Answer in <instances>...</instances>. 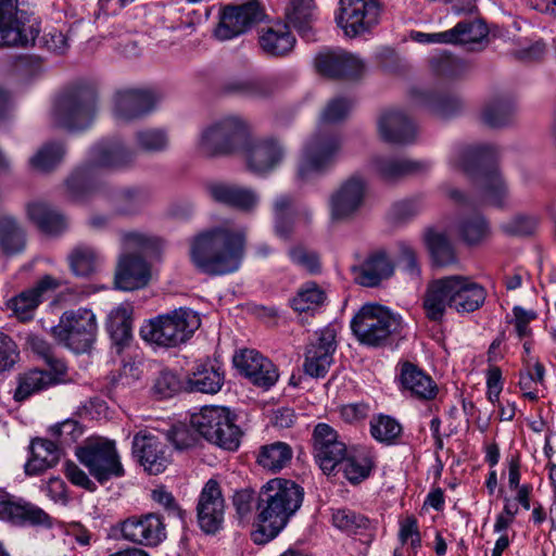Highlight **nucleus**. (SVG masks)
<instances>
[{
	"instance_id": "obj_1",
	"label": "nucleus",
	"mask_w": 556,
	"mask_h": 556,
	"mask_svg": "<svg viewBox=\"0 0 556 556\" xmlns=\"http://www.w3.org/2000/svg\"><path fill=\"white\" fill-rule=\"evenodd\" d=\"M304 490L294 481L275 478L261 488L257 496V527L251 532L255 544L275 539L301 508Z\"/></svg>"
},
{
	"instance_id": "obj_2",
	"label": "nucleus",
	"mask_w": 556,
	"mask_h": 556,
	"mask_svg": "<svg viewBox=\"0 0 556 556\" xmlns=\"http://www.w3.org/2000/svg\"><path fill=\"white\" fill-rule=\"evenodd\" d=\"M247 228L223 225L195 237L191 245L193 263L206 275L236 271L243 256Z\"/></svg>"
},
{
	"instance_id": "obj_3",
	"label": "nucleus",
	"mask_w": 556,
	"mask_h": 556,
	"mask_svg": "<svg viewBox=\"0 0 556 556\" xmlns=\"http://www.w3.org/2000/svg\"><path fill=\"white\" fill-rule=\"evenodd\" d=\"M136 152L119 140H103L89 151L88 161L77 167L66 179L67 197L75 202L88 200L101 187L102 169H122L135 160Z\"/></svg>"
},
{
	"instance_id": "obj_4",
	"label": "nucleus",
	"mask_w": 556,
	"mask_h": 556,
	"mask_svg": "<svg viewBox=\"0 0 556 556\" xmlns=\"http://www.w3.org/2000/svg\"><path fill=\"white\" fill-rule=\"evenodd\" d=\"M497 154V149L492 144L462 146L453 151L450 165L475 181L485 203L502 206L508 191L500 172L493 165Z\"/></svg>"
},
{
	"instance_id": "obj_5",
	"label": "nucleus",
	"mask_w": 556,
	"mask_h": 556,
	"mask_svg": "<svg viewBox=\"0 0 556 556\" xmlns=\"http://www.w3.org/2000/svg\"><path fill=\"white\" fill-rule=\"evenodd\" d=\"M401 328L400 315L374 303L363 305L351 320V330L359 343L372 348L388 344Z\"/></svg>"
},
{
	"instance_id": "obj_6",
	"label": "nucleus",
	"mask_w": 556,
	"mask_h": 556,
	"mask_svg": "<svg viewBox=\"0 0 556 556\" xmlns=\"http://www.w3.org/2000/svg\"><path fill=\"white\" fill-rule=\"evenodd\" d=\"M341 147V138L336 131L318 125L303 146L298 178L308 181L326 173L334 164Z\"/></svg>"
},
{
	"instance_id": "obj_7",
	"label": "nucleus",
	"mask_w": 556,
	"mask_h": 556,
	"mask_svg": "<svg viewBox=\"0 0 556 556\" xmlns=\"http://www.w3.org/2000/svg\"><path fill=\"white\" fill-rule=\"evenodd\" d=\"M199 315L189 308L160 315L140 328L141 338L161 346H176L186 342L200 327Z\"/></svg>"
},
{
	"instance_id": "obj_8",
	"label": "nucleus",
	"mask_w": 556,
	"mask_h": 556,
	"mask_svg": "<svg viewBox=\"0 0 556 556\" xmlns=\"http://www.w3.org/2000/svg\"><path fill=\"white\" fill-rule=\"evenodd\" d=\"M96 100V92L89 87H74L63 91L55 98L51 109L53 125L68 130L86 128L94 116Z\"/></svg>"
},
{
	"instance_id": "obj_9",
	"label": "nucleus",
	"mask_w": 556,
	"mask_h": 556,
	"mask_svg": "<svg viewBox=\"0 0 556 556\" xmlns=\"http://www.w3.org/2000/svg\"><path fill=\"white\" fill-rule=\"evenodd\" d=\"M192 428L206 441L226 451H236L242 431L236 424V415L223 406H205L191 416Z\"/></svg>"
},
{
	"instance_id": "obj_10",
	"label": "nucleus",
	"mask_w": 556,
	"mask_h": 556,
	"mask_svg": "<svg viewBox=\"0 0 556 556\" xmlns=\"http://www.w3.org/2000/svg\"><path fill=\"white\" fill-rule=\"evenodd\" d=\"M97 331L96 315L87 308L64 312L59 324L51 328L55 341L77 354L86 353L91 349Z\"/></svg>"
},
{
	"instance_id": "obj_11",
	"label": "nucleus",
	"mask_w": 556,
	"mask_h": 556,
	"mask_svg": "<svg viewBox=\"0 0 556 556\" xmlns=\"http://www.w3.org/2000/svg\"><path fill=\"white\" fill-rule=\"evenodd\" d=\"M76 456L100 483L111 479L122 478L125 469L113 440L105 438H89L77 447Z\"/></svg>"
},
{
	"instance_id": "obj_12",
	"label": "nucleus",
	"mask_w": 556,
	"mask_h": 556,
	"mask_svg": "<svg viewBox=\"0 0 556 556\" xmlns=\"http://www.w3.org/2000/svg\"><path fill=\"white\" fill-rule=\"evenodd\" d=\"M248 123L239 116H225L204 128L199 139V150L207 156L233 153L244 141Z\"/></svg>"
},
{
	"instance_id": "obj_13",
	"label": "nucleus",
	"mask_w": 556,
	"mask_h": 556,
	"mask_svg": "<svg viewBox=\"0 0 556 556\" xmlns=\"http://www.w3.org/2000/svg\"><path fill=\"white\" fill-rule=\"evenodd\" d=\"M24 0H0V47L27 46L35 41L38 27Z\"/></svg>"
},
{
	"instance_id": "obj_14",
	"label": "nucleus",
	"mask_w": 556,
	"mask_h": 556,
	"mask_svg": "<svg viewBox=\"0 0 556 556\" xmlns=\"http://www.w3.org/2000/svg\"><path fill=\"white\" fill-rule=\"evenodd\" d=\"M264 17V10L257 0L228 5L223 10L215 36L219 40H230L250 30Z\"/></svg>"
},
{
	"instance_id": "obj_15",
	"label": "nucleus",
	"mask_w": 556,
	"mask_h": 556,
	"mask_svg": "<svg viewBox=\"0 0 556 556\" xmlns=\"http://www.w3.org/2000/svg\"><path fill=\"white\" fill-rule=\"evenodd\" d=\"M338 25L349 37L369 31L378 24L380 5L377 0H340Z\"/></svg>"
},
{
	"instance_id": "obj_16",
	"label": "nucleus",
	"mask_w": 556,
	"mask_h": 556,
	"mask_svg": "<svg viewBox=\"0 0 556 556\" xmlns=\"http://www.w3.org/2000/svg\"><path fill=\"white\" fill-rule=\"evenodd\" d=\"M123 540L143 546H157L166 539V527L155 513L134 515L116 527Z\"/></svg>"
},
{
	"instance_id": "obj_17",
	"label": "nucleus",
	"mask_w": 556,
	"mask_h": 556,
	"mask_svg": "<svg viewBox=\"0 0 556 556\" xmlns=\"http://www.w3.org/2000/svg\"><path fill=\"white\" fill-rule=\"evenodd\" d=\"M225 507L219 482L215 479L207 480L200 492L197 504L198 523L203 532L215 534L222 529Z\"/></svg>"
},
{
	"instance_id": "obj_18",
	"label": "nucleus",
	"mask_w": 556,
	"mask_h": 556,
	"mask_svg": "<svg viewBox=\"0 0 556 556\" xmlns=\"http://www.w3.org/2000/svg\"><path fill=\"white\" fill-rule=\"evenodd\" d=\"M313 455L324 472H331L346 456V445L328 424H317L312 434Z\"/></svg>"
},
{
	"instance_id": "obj_19",
	"label": "nucleus",
	"mask_w": 556,
	"mask_h": 556,
	"mask_svg": "<svg viewBox=\"0 0 556 556\" xmlns=\"http://www.w3.org/2000/svg\"><path fill=\"white\" fill-rule=\"evenodd\" d=\"M242 152L248 169L256 175L273 172L285 157L283 147L273 138L244 140Z\"/></svg>"
},
{
	"instance_id": "obj_20",
	"label": "nucleus",
	"mask_w": 556,
	"mask_h": 556,
	"mask_svg": "<svg viewBox=\"0 0 556 556\" xmlns=\"http://www.w3.org/2000/svg\"><path fill=\"white\" fill-rule=\"evenodd\" d=\"M239 372L257 388L270 389L278 381L276 365L256 350L244 349L233 356Z\"/></svg>"
},
{
	"instance_id": "obj_21",
	"label": "nucleus",
	"mask_w": 556,
	"mask_h": 556,
	"mask_svg": "<svg viewBox=\"0 0 556 556\" xmlns=\"http://www.w3.org/2000/svg\"><path fill=\"white\" fill-rule=\"evenodd\" d=\"M66 370L64 362L56 361L50 370L30 369L18 374L13 393L14 401L24 402L31 395L63 382Z\"/></svg>"
},
{
	"instance_id": "obj_22",
	"label": "nucleus",
	"mask_w": 556,
	"mask_h": 556,
	"mask_svg": "<svg viewBox=\"0 0 556 556\" xmlns=\"http://www.w3.org/2000/svg\"><path fill=\"white\" fill-rule=\"evenodd\" d=\"M315 67L319 74L330 78L355 79L363 75L365 63L343 49H331L315 58Z\"/></svg>"
},
{
	"instance_id": "obj_23",
	"label": "nucleus",
	"mask_w": 556,
	"mask_h": 556,
	"mask_svg": "<svg viewBox=\"0 0 556 556\" xmlns=\"http://www.w3.org/2000/svg\"><path fill=\"white\" fill-rule=\"evenodd\" d=\"M156 94L148 89H124L114 96L113 114L116 119L129 122L152 112L157 103Z\"/></svg>"
},
{
	"instance_id": "obj_24",
	"label": "nucleus",
	"mask_w": 556,
	"mask_h": 556,
	"mask_svg": "<svg viewBox=\"0 0 556 556\" xmlns=\"http://www.w3.org/2000/svg\"><path fill=\"white\" fill-rule=\"evenodd\" d=\"M336 348L334 330L321 329L316 342L311 343L306 350L304 371L313 378H324L333 362Z\"/></svg>"
},
{
	"instance_id": "obj_25",
	"label": "nucleus",
	"mask_w": 556,
	"mask_h": 556,
	"mask_svg": "<svg viewBox=\"0 0 556 556\" xmlns=\"http://www.w3.org/2000/svg\"><path fill=\"white\" fill-rule=\"evenodd\" d=\"M366 182L359 175L348 178L331 195L330 208L334 219L352 216L363 204Z\"/></svg>"
},
{
	"instance_id": "obj_26",
	"label": "nucleus",
	"mask_w": 556,
	"mask_h": 556,
	"mask_svg": "<svg viewBox=\"0 0 556 556\" xmlns=\"http://www.w3.org/2000/svg\"><path fill=\"white\" fill-rule=\"evenodd\" d=\"M334 528L348 535H358L362 543L369 545L375 538L376 525L364 514L349 507L331 509Z\"/></svg>"
},
{
	"instance_id": "obj_27",
	"label": "nucleus",
	"mask_w": 556,
	"mask_h": 556,
	"mask_svg": "<svg viewBox=\"0 0 556 556\" xmlns=\"http://www.w3.org/2000/svg\"><path fill=\"white\" fill-rule=\"evenodd\" d=\"M208 193L214 201L244 213L254 212L260 202L255 190L239 185L212 184Z\"/></svg>"
},
{
	"instance_id": "obj_28",
	"label": "nucleus",
	"mask_w": 556,
	"mask_h": 556,
	"mask_svg": "<svg viewBox=\"0 0 556 556\" xmlns=\"http://www.w3.org/2000/svg\"><path fill=\"white\" fill-rule=\"evenodd\" d=\"M380 138L389 143L407 144L414 141L416 129L414 123L400 110L383 112L378 119Z\"/></svg>"
},
{
	"instance_id": "obj_29",
	"label": "nucleus",
	"mask_w": 556,
	"mask_h": 556,
	"mask_svg": "<svg viewBox=\"0 0 556 556\" xmlns=\"http://www.w3.org/2000/svg\"><path fill=\"white\" fill-rule=\"evenodd\" d=\"M132 452L144 467V470L151 475L164 471L168 464L164 445L154 435L136 434L132 441Z\"/></svg>"
},
{
	"instance_id": "obj_30",
	"label": "nucleus",
	"mask_w": 556,
	"mask_h": 556,
	"mask_svg": "<svg viewBox=\"0 0 556 556\" xmlns=\"http://www.w3.org/2000/svg\"><path fill=\"white\" fill-rule=\"evenodd\" d=\"M275 232L283 239H289L293 233L295 217L302 218L306 224L312 219V213L307 208H299L293 197L280 194L273 202Z\"/></svg>"
},
{
	"instance_id": "obj_31",
	"label": "nucleus",
	"mask_w": 556,
	"mask_h": 556,
	"mask_svg": "<svg viewBox=\"0 0 556 556\" xmlns=\"http://www.w3.org/2000/svg\"><path fill=\"white\" fill-rule=\"evenodd\" d=\"M464 280H431L422 300L426 317L431 321H442L448 307H454L451 282Z\"/></svg>"
},
{
	"instance_id": "obj_32",
	"label": "nucleus",
	"mask_w": 556,
	"mask_h": 556,
	"mask_svg": "<svg viewBox=\"0 0 556 556\" xmlns=\"http://www.w3.org/2000/svg\"><path fill=\"white\" fill-rule=\"evenodd\" d=\"M399 381L403 391L418 400L429 401L438 394L433 379L413 363L404 362L401 365Z\"/></svg>"
},
{
	"instance_id": "obj_33",
	"label": "nucleus",
	"mask_w": 556,
	"mask_h": 556,
	"mask_svg": "<svg viewBox=\"0 0 556 556\" xmlns=\"http://www.w3.org/2000/svg\"><path fill=\"white\" fill-rule=\"evenodd\" d=\"M372 170L383 180L393 181L408 175L428 172L430 164L426 161L375 156L370 162Z\"/></svg>"
},
{
	"instance_id": "obj_34",
	"label": "nucleus",
	"mask_w": 556,
	"mask_h": 556,
	"mask_svg": "<svg viewBox=\"0 0 556 556\" xmlns=\"http://www.w3.org/2000/svg\"><path fill=\"white\" fill-rule=\"evenodd\" d=\"M59 287V280H39L28 290H25L9 301V307L20 320H29L42 298Z\"/></svg>"
},
{
	"instance_id": "obj_35",
	"label": "nucleus",
	"mask_w": 556,
	"mask_h": 556,
	"mask_svg": "<svg viewBox=\"0 0 556 556\" xmlns=\"http://www.w3.org/2000/svg\"><path fill=\"white\" fill-rule=\"evenodd\" d=\"M424 241L433 267L446 268L458 264L454 244L445 232L428 229L424 235Z\"/></svg>"
},
{
	"instance_id": "obj_36",
	"label": "nucleus",
	"mask_w": 556,
	"mask_h": 556,
	"mask_svg": "<svg viewBox=\"0 0 556 556\" xmlns=\"http://www.w3.org/2000/svg\"><path fill=\"white\" fill-rule=\"evenodd\" d=\"M0 519L15 525H50V517L30 503H17L0 497Z\"/></svg>"
},
{
	"instance_id": "obj_37",
	"label": "nucleus",
	"mask_w": 556,
	"mask_h": 556,
	"mask_svg": "<svg viewBox=\"0 0 556 556\" xmlns=\"http://www.w3.org/2000/svg\"><path fill=\"white\" fill-rule=\"evenodd\" d=\"M26 216L42 232L48 235H59L67 228L66 217L42 201L27 203Z\"/></svg>"
},
{
	"instance_id": "obj_38",
	"label": "nucleus",
	"mask_w": 556,
	"mask_h": 556,
	"mask_svg": "<svg viewBox=\"0 0 556 556\" xmlns=\"http://www.w3.org/2000/svg\"><path fill=\"white\" fill-rule=\"evenodd\" d=\"M59 460V448L50 440L37 438L30 443V458L25 465V472L36 476L55 465Z\"/></svg>"
},
{
	"instance_id": "obj_39",
	"label": "nucleus",
	"mask_w": 556,
	"mask_h": 556,
	"mask_svg": "<svg viewBox=\"0 0 556 556\" xmlns=\"http://www.w3.org/2000/svg\"><path fill=\"white\" fill-rule=\"evenodd\" d=\"M458 237L470 247L480 245L491 236L489 220L480 213L463 215L456 224Z\"/></svg>"
},
{
	"instance_id": "obj_40",
	"label": "nucleus",
	"mask_w": 556,
	"mask_h": 556,
	"mask_svg": "<svg viewBox=\"0 0 556 556\" xmlns=\"http://www.w3.org/2000/svg\"><path fill=\"white\" fill-rule=\"evenodd\" d=\"M258 42L267 55L283 56L293 49L295 38L286 24H277L263 29Z\"/></svg>"
},
{
	"instance_id": "obj_41",
	"label": "nucleus",
	"mask_w": 556,
	"mask_h": 556,
	"mask_svg": "<svg viewBox=\"0 0 556 556\" xmlns=\"http://www.w3.org/2000/svg\"><path fill=\"white\" fill-rule=\"evenodd\" d=\"M25 248L26 231L23 225L12 215H0V250L7 255H14Z\"/></svg>"
},
{
	"instance_id": "obj_42",
	"label": "nucleus",
	"mask_w": 556,
	"mask_h": 556,
	"mask_svg": "<svg viewBox=\"0 0 556 556\" xmlns=\"http://www.w3.org/2000/svg\"><path fill=\"white\" fill-rule=\"evenodd\" d=\"M394 271L395 263L383 250L375 251L361 264L351 266V274L359 278H389Z\"/></svg>"
},
{
	"instance_id": "obj_43",
	"label": "nucleus",
	"mask_w": 556,
	"mask_h": 556,
	"mask_svg": "<svg viewBox=\"0 0 556 556\" xmlns=\"http://www.w3.org/2000/svg\"><path fill=\"white\" fill-rule=\"evenodd\" d=\"M486 25L478 20H465L457 23L453 28L445 30L441 36L447 43L468 45L480 42L488 36Z\"/></svg>"
},
{
	"instance_id": "obj_44",
	"label": "nucleus",
	"mask_w": 556,
	"mask_h": 556,
	"mask_svg": "<svg viewBox=\"0 0 556 556\" xmlns=\"http://www.w3.org/2000/svg\"><path fill=\"white\" fill-rule=\"evenodd\" d=\"M131 314L132 307L129 304H121L109 314L108 330L117 352L131 339Z\"/></svg>"
},
{
	"instance_id": "obj_45",
	"label": "nucleus",
	"mask_w": 556,
	"mask_h": 556,
	"mask_svg": "<svg viewBox=\"0 0 556 556\" xmlns=\"http://www.w3.org/2000/svg\"><path fill=\"white\" fill-rule=\"evenodd\" d=\"M67 260L71 270L75 276L88 277L101 274V258L91 247H76L68 254Z\"/></svg>"
},
{
	"instance_id": "obj_46",
	"label": "nucleus",
	"mask_w": 556,
	"mask_h": 556,
	"mask_svg": "<svg viewBox=\"0 0 556 556\" xmlns=\"http://www.w3.org/2000/svg\"><path fill=\"white\" fill-rule=\"evenodd\" d=\"M451 285L453 304L457 312H473L483 304L485 292L481 286L468 282L467 280L451 282Z\"/></svg>"
},
{
	"instance_id": "obj_47",
	"label": "nucleus",
	"mask_w": 556,
	"mask_h": 556,
	"mask_svg": "<svg viewBox=\"0 0 556 556\" xmlns=\"http://www.w3.org/2000/svg\"><path fill=\"white\" fill-rule=\"evenodd\" d=\"M188 383L192 391L214 394L224 383V374L212 364H200L188 377Z\"/></svg>"
},
{
	"instance_id": "obj_48",
	"label": "nucleus",
	"mask_w": 556,
	"mask_h": 556,
	"mask_svg": "<svg viewBox=\"0 0 556 556\" xmlns=\"http://www.w3.org/2000/svg\"><path fill=\"white\" fill-rule=\"evenodd\" d=\"M292 458V450L285 442H274L261 447L257 463L264 469L277 472L285 468Z\"/></svg>"
},
{
	"instance_id": "obj_49",
	"label": "nucleus",
	"mask_w": 556,
	"mask_h": 556,
	"mask_svg": "<svg viewBox=\"0 0 556 556\" xmlns=\"http://www.w3.org/2000/svg\"><path fill=\"white\" fill-rule=\"evenodd\" d=\"M65 148L60 142H48L41 146L29 159L30 169L39 173L52 172L63 160Z\"/></svg>"
},
{
	"instance_id": "obj_50",
	"label": "nucleus",
	"mask_w": 556,
	"mask_h": 556,
	"mask_svg": "<svg viewBox=\"0 0 556 556\" xmlns=\"http://www.w3.org/2000/svg\"><path fill=\"white\" fill-rule=\"evenodd\" d=\"M151 266L139 254L122 252L117 258L114 278H151Z\"/></svg>"
},
{
	"instance_id": "obj_51",
	"label": "nucleus",
	"mask_w": 556,
	"mask_h": 556,
	"mask_svg": "<svg viewBox=\"0 0 556 556\" xmlns=\"http://www.w3.org/2000/svg\"><path fill=\"white\" fill-rule=\"evenodd\" d=\"M135 147L146 153L164 152L169 147V137L162 128H146L135 134Z\"/></svg>"
},
{
	"instance_id": "obj_52",
	"label": "nucleus",
	"mask_w": 556,
	"mask_h": 556,
	"mask_svg": "<svg viewBox=\"0 0 556 556\" xmlns=\"http://www.w3.org/2000/svg\"><path fill=\"white\" fill-rule=\"evenodd\" d=\"M514 112V105L509 100L495 99L485 104L481 118L489 127L497 128L509 124Z\"/></svg>"
},
{
	"instance_id": "obj_53",
	"label": "nucleus",
	"mask_w": 556,
	"mask_h": 556,
	"mask_svg": "<svg viewBox=\"0 0 556 556\" xmlns=\"http://www.w3.org/2000/svg\"><path fill=\"white\" fill-rule=\"evenodd\" d=\"M343 460L344 476L352 483H358L369 477L374 468V459L369 452H358L345 456Z\"/></svg>"
},
{
	"instance_id": "obj_54",
	"label": "nucleus",
	"mask_w": 556,
	"mask_h": 556,
	"mask_svg": "<svg viewBox=\"0 0 556 556\" xmlns=\"http://www.w3.org/2000/svg\"><path fill=\"white\" fill-rule=\"evenodd\" d=\"M326 300L325 290L314 281H309L299 289L296 295L291 300V306L298 312H307L324 305Z\"/></svg>"
},
{
	"instance_id": "obj_55",
	"label": "nucleus",
	"mask_w": 556,
	"mask_h": 556,
	"mask_svg": "<svg viewBox=\"0 0 556 556\" xmlns=\"http://www.w3.org/2000/svg\"><path fill=\"white\" fill-rule=\"evenodd\" d=\"M314 0H293L291 11L288 13L289 22L303 36L309 39L311 23L314 17Z\"/></svg>"
},
{
	"instance_id": "obj_56",
	"label": "nucleus",
	"mask_w": 556,
	"mask_h": 556,
	"mask_svg": "<svg viewBox=\"0 0 556 556\" xmlns=\"http://www.w3.org/2000/svg\"><path fill=\"white\" fill-rule=\"evenodd\" d=\"M426 105L434 115L447 118L457 114L464 106L462 99L448 94H426L422 99Z\"/></svg>"
},
{
	"instance_id": "obj_57",
	"label": "nucleus",
	"mask_w": 556,
	"mask_h": 556,
	"mask_svg": "<svg viewBox=\"0 0 556 556\" xmlns=\"http://www.w3.org/2000/svg\"><path fill=\"white\" fill-rule=\"evenodd\" d=\"M401 432L402 426L388 415H378L370 420V434L378 442L392 444Z\"/></svg>"
},
{
	"instance_id": "obj_58",
	"label": "nucleus",
	"mask_w": 556,
	"mask_h": 556,
	"mask_svg": "<svg viewBox=\"0 0 556 556\" xmlns=\"http://www.w3.org/2000/svg\"><path fill=\"white\" fill-rule=\"evenodd\" d=\"M544 366L536 362L533 365V371L527 365V369L519 374V388L523 395L530 401L538 400V387L544 383Z\"/></svg>"
},
{
	"instance_id": "obj_59",
	"label": "nucleus",
	"mask_w": 556,
	"mask_h": 556,
	"mask_svg": "<svg viewBox=\"0 0 556 556\" xmlns=\"http://www.w3.org/2000/svg\"><path fill=\"white\" fill-rule=\"evenodd\" d=\"M396 267L402 276L418 277L421 275V264L417 252L412 245L404 242L399 244Z\"/></svg>"
},
{
	"instance_id": "obj_60",
	"label": "nucleus",
	"mask_w": 556,
	"mask_h": 556,
	"mask_svg": "<svg viewBox=\"0 0 556 556\" xmlns=\"http://www.w3.org/2000/svg\"><path fill=\"white\" fill-rule=\"evenodd\" d=\"M353 102L348 98H333L331 99L323 110L319 118V125L326 127V125L337 124L346 118Z\"/></svg>"
},
{
	"instance_id": "obj_61",
	"label": "nucleus",
	"mask_w": 556,
	"mask_h": 556,
	"mask_svg": "<svg viewBox=\"0 0 556 556\" xmlns=\"http://www.w3.org/2000/svg\"><path fill=\"white\" fill-rule=\"evenodd\" d=\"M539 220L530 215H516L501 224V230L514 237H525L533 235L538 228Z\"/></svg>"
},
{
	"instance_id": "obj_62",
	"label": "nucleus",
	"mask_w": 556,
	"mask_h": 556,
	"mask_svg": "<svg viewBox=\"0 0 556 556\" xmlns=\"http://www.w3.org/2000/svg\"><path fill=\"white\" fill-rule=\"evenodd\" d=\"M121 242L124 251L135 249L140 251H156L161 240L156 237L140 231H127L121 235Z\"/></svg>"
},
{
	"instance_id": "obj_63",
	"label": "nucleus",
	"mask_w": 556,
	"mask_h": 556,
	"mask_svg": "<svg viewBox=\"0 0 556 556\" xmlns=\"http://www.w3.org/2000/svg\"><path fill=\"white\" fill-rule=\"evenodd\" d=\"M152 390L160 397H170L180 390V381L174 372L163 370L155 378Z\"/></svg>"
},
{
	"instance_id": "obj_64",
	"label": "nucleus",
	"mask_w": 556,
	"mask_h": 556,
	"mask_svg": "<svg viewBox=\"0 0 556 556\" xmlns=\"http://www.w3.org/2000/svg\"><path fill=\"white\" fill-rule=\"evenodd\" d=\"M166 438L179 451L190 448L197 443L193 430L182 424L173 426L167 431Z\"/></svg>"
}]
</instances>
